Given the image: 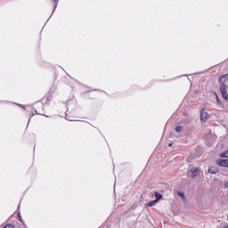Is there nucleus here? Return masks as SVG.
Returning a JSON list of instances; mask_svg holds the SVG:
<instances>
[{"mask_svg": "<svg viewBox=\"0 0 228 228\" xmlns=\"http://www.w3.org/2000/svg\"><path fill=\"white\" fill-rule=\"evenodd\" d=\"M224 188H228V182L224 183Z\"/></svg>", "mask_w": 228, "mask_h": 228, "instance_id": "2eb2a0df", "label": "nucleus"}, {"mask_svg": "<svg viewBox=\"0 0 228 228\" xmlns=\"http://www.w3.org/2000/svg\"><path fill=\"white\" fill-rule=\"evenodd\" d=\"M158 204V200H151L148 203L149 208H152V206H156Z\"/></svg>", "mask_w": 228, "mask_h": 228, "instance_id": "6e6552de", "label": "nucleus"}, {"mask_svg": "<svg viewBox=\"0 0 228 228\" xmlns=\"http://www.w3.org/2000/svg\"><path fill=\"white\" fill-rule=\"evenodd\" d=\"M175 131H176V133H181V131H183V126H177L175 127Z\"/></svg>", "mask_w": 228, "mask_h": 228, "instance_id": "9b49d317", "label": "nucleus"}, {"mask_svg": "<svg viewBox=\"0 0 228 228\" xmlns=\"http://www.w3.org/2000/svg\"><path fill=\"white\" fill-rule=\"evenodd\" d=\"M52 2L54 4V10H56V8L58 7V3L60 2V0H52Z\"/></svg>", "mask_w": 228, "mask_h": 228, "instance_id": "f8f14e48", "label": "nucleus"}, {"mask_svg": "<svg viewBox=\"0 0 228 228\" xmlns=\"http://www.w3.org/2000/svg\"><path fill=\"white\" fill-rule=\"evenodd\" d=\"M177 195H179V197H181V199H183V200H186V196L184 195V192L178 191Z\"/></svg>", "mask_w": 228, "mask_h": 228, "instance_id": "1a4fd4ad", "label": "nucleus"}, {"mask_svg": "<svg viewBox=\"0 0 228 228\" xmlns=\"http://www.w3.org/2000/svg\"><path fill=\"white\" fill-rule=\"evenodd\" d=\"M155 197H156V200L157 202H159V200H160V199H163V195L159 192H155Z\"/></svg>", "mask_w": 228, "mask_h": 228, "instance_id": "0eeeda50", "label": "nucleus"}, {"mask_svg": "<svg viewBox=\"0 0 228 228\" xmlns=\"http://www.w3.org/2000/svg\"><path fill=\"white\" fill-rule=\"evenodd\" d=\"M4 228H15V225L13 224H5Z\"/></svg>", "mask_w": 228, "mask_h": 228, "instance_id": "ddd939ff", "label": "nucleus"}, {"mask_svg": "<svg viewBox=\"0 0 228 228\" xmlns=\"http://www.w3.org/2000/svg\"><path fill=\"white\" fill-rule=\"evenodd\" d=\"M217 165H219V167H228V159H221V160H217L216 161Z\"/></svg>", "mask_w": 228, "mask_h": 228, "instance_id": "39448f33", "label": "nucleus"}, {"mask_svg": "<svg viewBox=\"0 0 228 228\" xmlns=\"http://www.w3.org/2000/svg\"><path fill=\"white\" fill-rule=\"evenodd\" d=\"M220 158H228V151L220 154Z\"/></svg>", "mask_w": 228, "mask_h": 228, "instance_id": "9d476101", "label": "nucleus"}, {"mask_svg": "<svg viewBox=\"0 0 228 228\" xmlns=\"http://www.w3.org/2000/svg\"><path fill=\"white\" fill-rule=\"evenodd\" d=\"M20 222H22V216H20V213H18Z\"/></svg>", "mask_w": 228, "mask_h": 228, "instance_id": "4468645a", "label": "nucleus"}, {"mask_svg": "<svg viewBox=\"0 0 228 228\" xmlns=\"http://www.w3.org/2000/svg\"><path fill=\"white\" fill-rule=\"evenodd\" d=\"M228 80V73L224 74L223 76H221L219 77V83H221V85H225V82Z\"/></svg>", "mask_w": 228, "mask_h": 228, "instance_id": "20e7f679", "label": "nucleus"}, {"mask_svg": "<svg viewBox=\"0 0 228 228\" xmlns=\"http://www.w3.org/2000/svg\"><path fill=\"white\" fill-rule=\"evenodd\" d=\"M190 174H191V179H195V177H197V175H199V174H200V170H199V168L191 169L188 172V175H190Z\"/></svg>", "mask_w": 228, "mask_h": 228, "instance_id": "f03ea898", "label": "nucleus"}, {"mask_svg": "<svg viewBox=\"0 0 228 228\" xmlns=\"http://www.w3.org/2000/svg\"><path fill=\"white\" fill-rule=\"evenodd\" d=\"M208 172V174H216V173H218V167H209Z\"/></svg>", "mask_w": 228, "mask_h": 228, "instance_id": "423d86ee", "label": "nucleus"}, {"mask_svg": "<svg viewBox=\"0 0 228 228\" xmlns=\"http://www.w3.org/2000/svg\"><path fill=\"white\" fill-rule=\"evenodd\" d=\"M228 86L226 84H221L220 85V92L223 98L225 99V101H228Z\"/></svg>", "mask_w": 228, "mask_h": 228, "instance_id": "f257e3e1", "label": "nucleus"}, {"mask_svg": "<svg viewBox=\"0 0 228 228\" xmlns=\"http://www.w3.org/2000/svg\"><path fill=\"white\" fill-rule=\"evenodd\" d=\"M169 147H172V143H171V144H169Z\"/></svg>", "mask_w": 228, "mask_h": 228, "instance_id": "dca6fc26", "label": "nucleus"}, {"mask_svg": "<svg viewBox=\"0 0 228 228\" xmlns=\"http://www.w3.org/2000/svg\"><path fill=\"white\" fill-rule=\"evenodd\" d=\"M209 118V114L205 112L204 110L200 111V120L201 122H206Z\"/></svg>", "mask_w": 228, "mask_h": 228, "instance_id": "7ed1b4c3", "label": "nucleus"}]
</instances>
